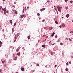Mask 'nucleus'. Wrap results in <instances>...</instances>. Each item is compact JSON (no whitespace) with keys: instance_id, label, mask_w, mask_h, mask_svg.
I'll return each instance as SVG.
<instances>
[{"instance_id":"f257e3e1","label":"nucleus","mask_w":73,"mask_h":73,"mask_svg":"<svg viewBox=\"0 0 73 73\" xmlns=\"http://www.w3.org/2000/svg\"><path fill=\"white\" fill-rule=\"evenodd\" d=\"M2 9L3 11H4V14H5H5H6V12L5 11L6 10H7V9L6 8V7L4 9L3 8H2Z\"/></svg>"},{"instance_id":"f03ea898","label":"nucleus","mask_w":73,"mask_h":73,"mask_svg":"<svg viewBox=\"0 0 73 73\" xmlns=\"http://www.w3.org/2000/svg\"><path fill=\"white\" fill-rule=\"evenodd\" d=\"M57 8H58V11H59V12H60V11H61V8H62V7H60V6H57Z\"/></svg>"},{"instance_id":"7ed1b4c3","label":"nucleus","mask_w":73,"mask_h":73,"mask_svg":"<svg viewBox=\"0 0 73 73\" xmlns=\"http://www.w3.org/2000/svg\"><path fill=\"white\" fill-rule=\"evenodd\" d=\"M16 35L15 36V37H14V38H15V39H17V38L19 36V33H17Z\"/></svg>"},{"instance_id":"20e7f679","label":"nucleus","mask_w":73,"mask_h":73,"mask_svg":"<svg viewBox=\"0 0 73 73\" xmlns=\"http://www.w3.org/2000/svg\"><path fill=\"white\" fill-rule=\"evenodd\" d=\"M24 17H26V16H25V15H22L21 17V18L23 19V18Z\"/></svg>"},{"instance_id":"39448f33","label":"nucleus","mask_w":73,"mask_h":73,"mask_svg":"<svg viewBox=\"0 0 73 73\" xmlns=\"http://www.w3.org/2000/svg\"><path fill=\"white\" fill-rule=\"evenodd\" d=\"M21 69L22 70V71H24V68H21Z\"/></svg>"},{"instance_id":"423d86ee","label":"nucleus","mask_w":73,"mask_h":73,"mask_svg":"<svg viewBox=\"0 0 73 73\" xmlns=\"http://www.w3.org/2000/svg\"><path fill=\"white\" fill-rule=\"evenodd\" d=\"M66 17H67V18H68L69 17V14H67L66 15Z\"/></svg>"},{"instance_id":"0eeeda50","label":"nucleus","mask_w":73,"mask_h":73,"mask_svg":"<svg viewBox=\"0 0 73 73\" xmlns=\"http://www.w3.org/2000/svg\"><path fill=\"white\" fill-rule=\"evenodd\" d=\"M55 34V33H53L51 35V36H52V37H53V36H54V34Z\"/></svg>"},{"instance_id":"6e6552de","label":"nucleus","mask_w":73,"mask_h":73,"mask_svg":"<svg viewBox=\"0 0 73 73\" xmlns=\"http://www.w3.org/2000/svg\"><path fill=\"white\" fill-rule=\"evenodd\" d=\"M62 25L63 27H65V24H64V23H63V24H62Z\"/></svg>"},{"instance_id":"1a4fd4ad","label":"nucleus","mask_w":73,"mask_h":73,"mask_svg":"<svg viewBox=\"0 0 73 73\" xmlns=\"http://www.w3.org/2000/svg\"><path fill=\"white\" fill-rule=\"evenodd\" d=\"M20 54H21L20 52H18L17 54V55H18V56H20Z\"/></svg>"},{"instance_id":"9d476101","label":"nucleus","mask_w":73,"mask_h":73,"mask_svg":"<svg viewBox=\"0 0 73 73\" xmlns=\"http://www.w3.org/2000/svg\"><path fill=\"white\" fill-rule=\"evenodd\" d=\"M10 23H11V24H12V20H11L10 21Z\"/></svg>"},{"instance_id":"9b49d317","label":"nucleus","mask_w":73,"mask_h":73,"mask_svg":"<svg viewBox=\"0 0 73 73\" xmlns=\"http://www.w3.org/2000/svg\"><path fill=\"white\" fill-rule=\"evenodd\" d=\"M45 45H42V48H45Z\"/></svg>"},{"instance_id":"f8f14e48","label":"nucleus","mask_w":73,"mask_h":73,"mask_svg":"<svg viewBox=\"0 0 73 73\" xmlns=\"http://www.w3.org/2000/svg\"><path fill=\"white\" fill-rule=\"evenodd\" d=\"M15 14H16V15H17V11H15Z\"/></svg>"},{"instance_id":"ddd939ff","label":"nucleus","mask_w":73,"mask_h":73,"mask_svg":"<svg viewBox=\"0 0 73 73\" xmlns=\"http://www.w3.org/2000/svg\"><path fill=\"white\" fill-rule=\"evenodd\" d=\"M19 48H17L16 50V52H18L19 51Z\"/></svg>"},{"instance_id":"4468645a","label":"nucleus","mask_w":73,"mask_h":73,"mask_svg":"<svg viewBox=\"0 0 73 73\" xmlns=\"http://www.w3.org/2000/svg\"><path fill=\"white\" fill-rule=\"evenodd\" d=\"M70 3H73V1H70Z\"/></svg>"},{"instance_id":"2eb2a0df","label":"nucleus","mask_w":73,"mask_h":73,"mask_svg":"<svg viewBox=\"0 0 73 73\" xmlns=\"http://www.w3.org/2000/svg\"><path fill=\"white\" fill-rule=\"evenodd\" d=\"M9 12V11H8V10H7L6 11V13H8Z\"/></svg>"},{"instance_id":"dca6fc26","label":"nucleus","mask_w":73,"mask_h":73,"mask_svg":"<svg viewBox=\"0 0 73 73\" xmlns=\"http://www.w3.org/2000/svg\"><path fill=\"white\" fill-rule=\"evenodd\" d=\"M60 44L61 45H62L64 44L62 43H60Z\"/></svg>"},{"instance_id":"f3484780","label":"nucleus","mask_w":73,"mask_h":73,"mask_svg":"<svg viewBox=\"0 0 73 73\" xmlns=\"http://www.w3.org/2000/svg\"><path fill=\"white\" fill-rule=\"evenodd\" d=\"M45 8H43L42 9V10L43 11H44V10H45Z\"/></svg>"},{"instance_id":"a211bd4d","label":"nucleus","mask_w":73,"mask_h":73,"mask_svg":"<svg viewBox=\"0 0 73 73\" xmlns=\"http://www.w3.org/2000/svg\"><path fill=\"white\" fill-rule=\"evenodd\" d=\"M47 3H50V1H49V0H48L47 1Z\"/></svg>"},{"instance_id":"6ab92c4d","label":"nucleus","mask_w":73,"mask_h":73,"mask_svg":"<svg viewBox=\"0 0 73 73\" xmlns=\"http://www.w3.org/2000/svg\"><path fill=\"white\" fill-rule=\"evenodd\" d=\"M5 62V60H4L2 61V63H4Z\"/></svg>"},{"instance_id":"aec40b11","label":"nucleus","mask_w":73,"mask_h":73,"mask_svg":"<svg viewBox=\"0 0 73 73\" xmlns=\"http://www.w3.org/2000/svg\"><path fill=\"white\" fill-rule=\"evenodd\" d=\"M65 70L66 71H68V69L66 68L65 69Z\"/></svg>"},{"instance_id":"412c9836","label":"nucleus","mask_w":73,"mask_h":73,"mask_svg":"<svg viewBox=\"0 0 73 73\" xmlns=\"http://www.w3.org/2000/svg\"><path fill=\"white\" fill-rule=\"evenodd\" d=\"M55 23H56V24H58V22H57V21H55Z\"/></svg>"},{"instance_id":"4be33fe9","label":"nucleus","mask_w":73,"mask_h":73,"mask_svg":"<svg viewBox=\"0 0 73 73\" xmlns=\"http://www.w3.org/2000/svg\"><path fill=\"white\" fill-rule=\"evenodd\" d=\"M13 32H14V29L13 28L12 29Z\"/></svg>"},{"instance_id":"5701e85b","label":"nucleus","mask_w":73,"mask_h":73,"mask_svg":"<svg viewBox=\"0 0 73 73\" xmlns=\"http://www.w3.org/2000/svg\"><path fill=\"white\" fill-rule=\"evenodd\" d=\"M28 39H30V37L29 36H28Z\"/></svg>"},{"instance_id":"b1692460","label":"nucleus","mask_w":73,"mask_h":73,"mask_svg":"<svg viewBox=\"0 0 73 73\" xmlns=\"http://www.w3.org/2000/svg\"><path fill=\"white\" fill-rule=\"evenodd\" d=\"M37 16H40V14L39 13H37Z\"/></svg>"},{"instance_id":"393cba45","label":"nucleus","mask_w":73,"mask_h":73,"mask_svg":"<svg viewBox=\"0 0 73 73\" xmlns=\"http://www.w3.org/2000/svg\"><path fill=\"white\" fill-rule=\"evenodd\" d=\"M39 65H39L38 64H36V66H39Z\"/></svg>"},{"instance_id":"a878e982","label":"nucleus","mask_w":73,"mask_h":73,"mask_svg":"<svg viewBox=\"0 0 73 73\" xmlns=\"http://www.w3.org/2000/svg\"><path fill=\"white\" fill-rule=\"evenodd\" d=\"M55 38H57V35H56L55 36Z\"/></svg>"},{"instance_id":"bb28decb","label":"nucleus","mask_w":73,"mask_h":73,"mask_svg":"<svg viewBox=\"0 0 73 73\" xmlns=\"http://www.w3.org/2000/svg\"><path fill=\"white\" fill-rule=\"evenodd\" d=\"M2 71H3V70H2V69H1L0 70V72H2Z\"/></svg>"},{"instance_id":"cd10ccee","label":"nucleus","mask_w":73,"mask_h":73,"mask_svg":"<svg viewBox=\"0 0 73 73\" xmlns=\"http://www.w3.org/2000/svg\"><path fill=\"white\" fill-rule=\"evenodd\" d=\"M16 23H14V26H16Z\"/></svg>"},{"instance_id":"c85d7f7f","label":"nucleus","mask_w":73,"mask_h":73,"mask_svg":"<svg viewBox=\"0 0 73 73\" xmlns=\"http://www.w3.org/2000/svg\"><path fill=\"white\" fill-rule=\"evenodd\" d=\"M51 42V41H50V42H49V45H50V42Z\"/></svg>"},{"instance_id":"c756f323","label":"nucleus","mask_w":73,"mask_h":73,"mask_svg":"<svg viewBox=\"0 0 73 73\" xmlns=\"http://www.w3.org/2000/svg\"><path fill=\"white\" fill-rule=\"evenodd\" d=\"M68 7H66V10H67V9H68Z\"/></svg>"},{"instance_id":"7c9ffc66","label":"nucleus","mask_w":73,"mask_h":73,"mask_svg":"<svg viewBox=\"0 0 73 73\" xmlns=\"http://www.w3.org/2000/svg\"><path fill=\"white\" fill-rule=\"evenodd\" d=\"M69 40H70V41H72V40L71 39L69 38Z\"/></svg>"},{"instance_id":"2f4dec72","label":"nucleus","mask_w":73,"mask_h":73,"mask_svg":"<svg viewBox=\"0 0 73 73\" xmlns=\"http://www.w3.org/2000/svg\"><path fill=\"white\" fill-rule=\"evenodd\" d=\"M16 39H15V40H14V42H15V41H16Z\"/></svg>"},{"instance_id":"473e14b6","label":"nucleus","mask_w":73,"mask_h":73,"mask_svg":"<svg viewBox=\"0 0 73 73\" xmlns=\"http://www.w3.org/2000/svg\"><path fill=\"white\" fill-rule=\"evenodd\" d=\"M23 13H24V9H23Z\"/></svg>"},{"instance_id":"72a5a7b5","label":"nucleus","mask_w":73,"mask_h":73,"mask_svg":"<svg viewBox=\"0 0 73 73\" xmlns=\"http://www.w3.org/2000/svg\"><path fill=\"white\" fill-rule=\"evenodd\" d=\"M68 0H65V2H66L67 1H68Z\"/></svg>"},{"instance_id":"f704fd0d","label":"nucleus","mask_w":73,"mask_h":73,"mask_svg":"<svg viewBox=\"0 0 73 73\" xmlns=\"http://www.w3.org/2000/svg\"><path fill=\"white\" fill-rule=\"evenodd\" d=\"M40 11H43V10H42V9H40Z\"/></svg>"},{"instance_id":"c9c22d12","label":"nucleus","mask_w":73,"mask_h":73,"mask_svg":"<svg viewBox=\"0 0 73 73\" xmlns=\"http://www.w3.org/2000/svg\"><path fill=\"white\" fill-rule=\"evenodd\" d=\"M2 44V42L0 41V44Z\"/></svg>"},{"instance_id":"e433bc0d","label":"nucleus","mask_w":73,"mask_h":73,"mask_svg":"<svg viewBox=\"0 0 73 73\" xmlns=\"http://www.w3.org/2000/svg\"><path fill=\"white\" fill-rule=\"evenodd\" d=\"M55 44H56V43H53V44H52V45H54Z\"/></svg>"},{"instance_id":"4c0bfd02","label":"nucleus","mask_w":73,"mask_h":73,"mask_svg":"<svg viewBox=\"0 0 73 73\" xmlns=\"http://www.w3.org/2000/svg\"><path fill=\"white\" fill-rule=\"evenodd\" d=\"M26 7H25V10H26Z\"/></svg>"},{"instance_id":"58836bf2","label":"nucleus","mask_w":73,"mask_h":73,"mask_svg":"<svg viewBox=\"0 0 73 73\" xmlns=\"http://www.w3.org/2000/svg\"><path fill=\"white\" fill-rule=\"evenodd\" d=\"M2 31H3V32H4V29H3Z\"/></svg>"},{"instance_id":"ea45409f","label":"nucleus","mask_w":73,"mask_h":73,"mask_svg":"<svg viewBox=\"0 0 73 73\" xmlns=\"http://www.w3.org/2000/svg\"><path fill=\"white\" fill-rule=\"evenodd\" d=\"M2 8V7L1 6L0 8V9H1Z\"/></svg>"},{"instance_id":"a19ab883","label":"nucleus","mask_w":73,"mask_h":73,"mask_svg":"<svg viewBox=\"0 0 73 73\" xmlns=\"http://www.w3.org/2000/svg\"><path fill=\"white\" fill-rule=\"evenodd\" d=\"M13 57H15V54H13Z\"/></svg>"},{"instance_id":"79ce46f5","label":"nucleus","mask_w":73,"mask_h":73,"mask_svg":"<svg viewBox=\"0 0 73 73\" xmlns=\"http://www.w3.org/2000/svg\"><path fill=\"white\" fill-rule=\"evenodd\" d=\"M57 42H60V40H57Z\"/></svg>"},{"instance_id":"37998d69","label":"nucleus","mask_w":73,"mask_h":73,"mask_svg":"<svg viewBox=\"0 0 73 73\" xmlns=\"http://www.w3.org/2000/svg\"><path fill=\"white\" fill-rule=\"evenodd\" d=\"M15 58H17V57L16 56V57H15Z\"/></svg>"},{"instance_id":"c03bdc74","label":"nucleus","mask_w":73,"mask_h":73,"mask_svg":"<svg viewBox=\"0 0 73 73\" xmlns=\"http://www.w3.org/2000/svg\"><path fill=\"white\" fill-rule=\"evenodd\" d=\"M17 60V59L14 58V60Z\"/></svg>"},{"instance_id":"a18cd8bd","label":"nucleus","mask_w":73,"mask_h":73,"mask_svg":"<svg viewBox=\"0 0 73 73\" xmlns=\"http://www.w3.org/2000/svg\"><path fill=\"white\" fill-rule=\"evenodd\" d=\"M45 20H43L42 21V22H44V21Z\"/></svg>"},{"instance_id":"49530a36","label":"nucleus","mask_w":73,"mask_h":73,"mask_svg":"<svg viewBox=\"0 0 73 73\" xmlns=\"http://www.w3.org/2000/svg\"><path fill=\"white\" fill-rule=\"evenodd\" d=\"M69 63L70 64H71V62L70 61L69 62Z\"/></svg>"},{"instance_id":"de8ad7c7","label":"nucleus","mask_w":73,"mask_h":73,"mask_svg":"<svg viewBox=\"0 0 73 73\" xmlns=\"http://www.w3.org/2000/svg\"><path fill=\"white\" fill-rule=\"evenodd\" d=\"M14 4H16V2H14Z\"/></svg>"},{"instance_id":"09e8293b","label":"nucleus","mask_w":73,"mask_h":73,"mask_svg":"<svg viewBox=\"0 0 73 73\" xmlns=\"http://www.w3.org/2000/svg\"><path fill=\"white\" fill-rule=\"evenodd\" d=\"M54 66H55V67H56V66H57V65H55Z\"/></svg>"},{"instance_id":"8fccbe9b","label":"nucleus","mask_w":73,"mask_h":73,"mask_svg":"<svg viewBox=\"0 0 73 73\" xmlns=\"http://www.w3.org/2000/svg\"><path fill=\"white\" fill-rule=\"evenodd\" d=\"M68 62L66 63V65H68Z\"/></svg>"},{"instance_id":"3c124183","label":"nucleus","mask_w":73,"mask_h":73,"mask_svg":"<svg viewBox=\"0 0 73 73\" xmlns=\"http://www.w3.org/2000/svg\"><path fill=\"white\" fill-rule=\"evenodd\" d=\"M59 27L60 28H61V26H60Z\"/></svg>"},{"instance_id":"603ef678","label":"nucleus","mask_w":73,"mask_h":73,"mask_svg":"<svg viewBox=\"0 0 73 73\" xmlns=\"http://www.w3.org/2000/svg\"><path fill=\"white\" fill-rule=\"evenodd\" d=\"M32 72H35V70H33L32 71Z\"/></svg>"},{"instance_id":"864d4df0","label":"nucleus","mask_w":73,"mask_h":73,"mask_svg":"<svg viewBox=\"0 0 73 73\" xmlns=\"http://www.w3.org/2000/svg\"><path fill=\"white\" fill-rule=\"evenodd\" d=\"M1 45H2L1 44H0V47H1Z\"/></svg>"},{"instance_id":"5fc2aeb1","label":"nucleus","mask_w":73,"mask_h":73,"mask_svg":"<svg viewBox=\"0 0 73 73\" xmlns=\"http://www.w3.org/2000/svg\"><path fill=\"white\" fill-rule=\"evenodd\" d=\"M29 8V7H27V9H28Z\"/></svg>"},{"instance_id":"6e6d98bb","label":"nucleus","mask_w":73,"mask_h":73,"mask_svg":"<svg viewBox=\"0 0 73 73\" xmlns=\"http://www.w3.org/2000/svg\"><path fill=\"white\" fill-rule=\"evenodd\" d=\"M38 42H40V40H38Z\"/></svg>"},{"instance_id":"4d7b16f0","label":"nucleus","mask_w":73,"mask_h":73,"mask_svg":"<svg viewBox=\"0 0 73 73\" xmlns=\"http://www.w3.org/2000/svg\"><path fill=\"white\" fill-rule=\"evenodd\" d=\"M5 65H6V64H5V65H4V66H5Z\"/></svg>"},{"instance_id":"13d9d810","label":"nucleus","mask_w":73,"mask_h":73,"mask_svg":"<svg viewBox=\"0 0 73 73\" xmlns=\"http://www.w3.org/2000/svg\"><path fill=\"white\" fill-rule=\"evenodd\" d=\"M71 33H73V31H71Z\"/></svg>"},{"instance_id":"bf43d9fd","label":"nucleus","mask_w":73,"mask_h":73,"mask_svg":"<svg viewBox=\"0 0 73 73\" xmlns=\"http://www.w3.org/2000/svg\"><path fill=\"white\" fill-rule=\"evenodd\" d=\"M3 1H5V0H3Z\"/></svg>"},{"instance_id":"052dcab7","label":"nucleus","mask_w":73,"mask_h":73,"mask_svg":"<svg viewBox=\"0 0 73 73\" xmlns=\"http://www.w3.org/2000/svg\"><path fill=\"white\" fill-rule=\"evenodd\" d=\"M57 14H58V12H57Z\"/></svg>"},{"instance_id":"680f3d73","label":"nucleus","mask_w":73,"mask_h":73,"mask_svg":"<svg viewBox=\"0 0 73 73\" xmlns=\"http://www.w3.org/2000/svg\"><path fill=\"white\" fill-rule=\"evenodd\" d=\"M51 29H52V27H51Z\"/></svg>"},{"instance_id":"e2e57ef3","label":"nucleus","mask_w":73,"mask_h":73,"mask_svg":"<svg viewBox=\"0 0 73 73\" xmlns=\"http://www.w3.org/2000/svg\"><path fill=\"white\" fill-rule=\"evenodd\" d=\"M16 73H18V72H16Z\"/></svg>"},{"instance_id":"0e129e2a","label":"nucleus","mask_w":73,"mask_h":73,"mask_svg":"<svg viewBox=\"0 0 73 73\" xmlns=\"http://www.w3.org/2000/svg\"><path fill=\"white\" fill-rule=\"evenodd\" d=\"M71 57H72V58H73V56H71Z\"/></svg>"},{"instance_id":"69168bd1","label":"nucleus","mask_w":73,"mask_h":73,"mask_svg":"<svg viewBox=\"0 0 73 73\" xmlns=\"http://www.w3.org/2000/svg\"><path fill=\"white\" fill-rule=\"evenodd\" d=\"M46 38H48V36H46Z\"/></svg>"},{"instance_id":"338daca9","label":"nucleus","mask_w":73,"mask_h":73,"mask_svg":"<svg viewBox=\"0 0 73 73\" xmlns=\"http://www.w3.org/2000/svg\"><path fill=\"white\" fill-rule=\"evenodd\" d=\"M62 19H64V17H62Z\"/></svg>"},{"instance_id":"774afa93","label":"nucleus","mask_w":73,"mask_h":73,"mask_svg":"<svg viewBox=\"0 0 73 73\" xmlns=\"http://www.w3.org/2000/svg\"><path fill=\"white\" fill-rule=\"evenodd\" d=\"M54 73H56V72H54Z\"/></svg>"}]
</instances>
